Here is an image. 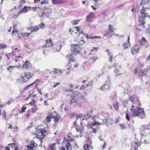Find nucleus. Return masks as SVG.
I'll return each mask as SVG.
<instances>
[{"instance_id": "393cba45", "label": "nucleus", "mask_w": 150, "mask_h": 150, "mask_svg": "<svg viewBox=\"0 0 150 150\" xmlns=\"http://www.w3.org/2000/svg\"><path fill=\"white\" fill-rule=\"evenodd\" d=\"M111 120L110 119H104L103 120V123H100V124L103 125L105 123H106L107 124H109L110 122V121Z\"/></svg>"}, {"instance_id": "09e8293b", "label": "nucleus", "mask_w": 150, "mask_h": 150, "mask_svg": "<svg viewBox=\"0 0 150 150\" xmlns=\"http://www.w3.org/2000/svg\"><path fill=\"white\" fill-rule=\"evenodd\" d=\"M76 130L77 132L79 133V134L81 133V130L80 128H79V127H77L76 128Z\"/></svg>"}, {"instance_id": "58836bf2", "label": "nucleus", "mask_w": 150, "mask_h": 150, "mask_svg": "<svg viewBox=\"0 0 150 150\" xmlns=\"http://www.w3.org/2000/svg\"><path fill=\"white\" fill-rule=\"evenodd\" d=\"M93 80H91L88 83L85 85L86 87H87L88 86H91L93 83Z\"/></svg>"}, {"instance_id": "e433bc0d", "label": "nucleus", "mask_w": 150, "mask_h": 150, "mask_svg": "<svg viewBox=\"0 0 150 150\" xmlns=\"http://www.w3.org/2000/svg\"><path fill=\"white\" fill-rule=\"evenodd\" d=\"M7 47V45H6L4 44L3 43H0V49L1 50L6 48Z\"/></svg>"}, {"instance_id": "c03bdc74", "label": "nucleus", "mask_w": 150, "mask_h": 150, "mask_svg": "<svg viewBox=\"0 0 150 150\" xmlns=\"http://www.w3.org/2000/svg\"><path fill=\"white\" fill-rule=\"evenodd\" d=\"M22 59V57L21 56H16L15 58V61L18 62V59Z\"/></svg>"}, {"instance_id": "bb28decb", "label": "nucleus", "mask_w": 150, "mask_h": 150, "mask_svg": "<svg viewBox=\"0 0 150 150\" xmlns=\"http://www.w3.org/2000/svg\"><path fill=\"white\" fill-rule=\"evenodd\" d=\"M14 142V143L9 144H8V146L10 147V148H13L14 146V148H15L16 146H18L17 143L15 141Z\"/></svg>"}, {"instance_id": "3c124183", "label": "nucleus", "mask_w": 150, "mask_h": 150, "mask_svg": "<svg viewBox=\"0 0 150 150\" xmlns=\"http://www.w3.org/2000/svg\"><path fill=\"white\" fill-rule=\"evenodd\" d=\"M6 112L5 111H4L3 112V117H4L3 118L4 119H6Z\"/></svg>"}, {"instance_id": "79ce46f5", "label": "nucleus", "mask_w": 150, "mask_h": 150, "mask_svg": "<svg viewBox=\"0 0 150 150\" xmlns=\"http://www.w3.org/2000/svg\"><path fill=\"white\" fill-rule=\"evenodd\" d=\"M149 2V0H142V4H146Z\"/></svg>"}, {"instance_id": "a211bd4d", "label": "nucleus", "mask_w": 150, "mask_h": 150, "mask_svg": "<svg viewBox=\"0 0 150 150\" xmlns=\"http://www.w3.org/2000/svg\"><path fill=\"white\" fill-rule=\"evenodd\" d=\"M65 70L63 71L57 68H54L53 70V72L55 74H62L63 72H64Z\"/></svg>"}, {"instance_id": "de8ad7c7", "label": "nucleus", "mask_w": 150, "mask_h": 150, "mask_svg": "<svg viewBox=\"0 0 150 150\" xmlns=\"http://www.w3.org/2000/svg\"><path fill=\"white\" fill-rule=\"evenodd\" d=\"M51 121L49 117H47L46 118L45 120V122H50Z\"/></svg>"}, {"instance_id": "a878e982", "label": "nucleus", "mask_w": 150, "mask_h": 150, "mask_svg": "<svg viewBox=\"0 0 150 150\" xmlns=\"http://www.w3.org/2000/svg\"><path fill=\"white\" fill-rule=\"evenodd\" d=\"M52 2L54 4H58L63 3L62 0H52Z\"/></svg>"}, {"instance_id": "aec40b11", "label": "nucleus", "mask_w": 150, "mask_h": 150, "mask_svg": "<svg viewBox=\"0 0 150 150\" xmlns=\"http://www.w3.org/2000/svg\"><path fill=\"white\" fill-rule=\"evenodd\" d=\"M30 62L28 60H26L25 63L23 65V68L27 69L30 65Z\"/></svg>"}, {"instance_id": "b1692460", "label": "nucleus", "mask_w": 150, "mask_h": 150, "mask_svg": "<svg viewBox=\"0 0 150 150\" xmlns=\"http://www.w3.org/2000/svg\"><path fill=\"white\" fill-rule=\"evenodd\" d=\"M98 57L96 55H93V56H92L91 57H90V61L92 63H93L97 59Z\"/></svg>"}, {"instance_id": "bf43d9fd", "label": "nucleus", "mask_w": 150, "mask_h": 150, "mask_svg": "<svg viewBox=\"0 0 150 150\" xmlns=\"http://www.w3.org/2000/svg\"><path fill=\"white\" fill-rule=\"evenodd\" d=\"M54 120L55 122H57L59 121V118L55 116L54 118Z\"/></svg>"}, {"instance_id": "680f3d73", "label": "nucleus", "mask_w": 150, "mask_h": 150, "mask_svg": "<svg viewBox=\"0 0 150 150\" xmlns=\"http://www.w3.org/2000/svg\"><path fill=\"white\" fill-rule=\"evenodd\" d=\"M60 84V83H57L56 84H55L54 85V86H53V88H55L57 86H58Z\"/></svg>"}, {"instance_id": "f8f14e48", "label": "nucleus", "mask_w": 150, "mask_h": 150, "mask_svg": "<svg viewBox=\"0 0 150 150\" xmlns=\"http://www.w3.org/2000/svg\"><path fill=\"white\" fill-rule=\"evenodd\" d=\"M31 10H32L31 7L25 6L18 13L17 16L23 13H25Z\"/></svg>"}, {"instance_id": "72a5a7b5", "label": "nucleus", "mask_w": 150, "mask_h": 150, "mask_svg": "<svg viewBox=\"0 0 150 150\" xmlns=\"http://www.w3.org/2000/svg\"><path fill=\"white\" fill-rule=\"evenodd\" d=\"M91 112L88 113L85 116V117L84 118H82L81 120H84L85 119H86V118L92 117V116L91 114Z\"/></svg>"}, {"instance_id": "a19ab883", "label": "nucleus", "mask_w": 150, "mask_h": 150, "mask_svg": "<svg viewBox=\"0 0 150 150\" xmlns=\"http://www.w3.org/2000/svg\"><path fill=\"white\" fill-rule=\"evenodd\" d=\"M149 140H146V139H144V141L142 142V143H144L146 145L149 144Z\"/></svg>"}, {"instance_id": "7ed1b4c3", "label": "nucleus", "mask_w": 150, "mask_h": 150, "mask_svg": "<svg viewBox=\"0 0 150 150\" xmlns=\"http://www.w3.org/2000/svg\"><path fill=\"white\" fill-rule=\"evenodd\" d=\"M146 8L143 7L141 12L138 14V22L139 25H144L145 22V20L146 17H148L150 18V16L147 13Z\"/></svg>"}, {"instance_id": "f257e3e1", "label": "nucleus", "mask_w": 150, "mask_h": 150, "mask_svg": "<svg viewBox=\"0 0 150 150\" xmlns=\"http://www.w3.org/2000/svg\"><path fill=\"white\" fill-rule=\"evenodd\" d=\"M135 90L134 88L131 89L129 86L124 90L125 93H126L130 95L129 100L134 104H136L139 105L140 104V102L139 98L135 95Z\"/></svg>"}, {"instance_id": "ddd939ff", "label": "nucleus", "mask_w": 150, "mask_h": 150, "mask_svg": "<svg viewBox=\"0 0 150 150\" xmlns=\"http://www.w3.org/2000/svg\"><path fill=\"white\" fill-rule=\"evenodd\" d=\"M147 71H149V72H150V65L147 66V68L146 69L140 70V71L139 72V76H141L143 77L144 76H146L147 75V74L146 72Z\"/></svg>"}, {"instance_id": "423d86ee", "label": "nucleus", "mask_w": 150, "mask_h": 150, "mask_svg": "<svg viewBox=\"0 0 150 150\" xmlns=\"http://www.w3.org/2000/svg\"><path fill=\"white\" fill-rule=\"evenodd\" d=\"M69 138L68 139L67 138L65 137L64 139L63 143L65 145V147L66 148V150H69V149H72V146L71 145V142L74 141V139L69 138V136L68 137Z\"/></svg>"}, {"instance_id": "dca6fc26", "label": "nucleus", "mask_w": 150, "mask_h": 150, "mask_svg": "<svg viewBox=\"0 0 150 150\" xmlns=\"http://www.w3.org/2000/svg\"><path fill=\"white\" fill-rule=\"evenodd\" d=\"M38 132L40 134L39 135L44 138L47 134V132L45 129H41L38 131Z\"/></svg>"}, {"instance_id": "e2e57ef3", "label": "nucleus", "mask_w": 150, "mask_h": 150, "mask_svg": "<svg viewBox=\"0 0 150 150\" xmlns=\"http://www.w3.org/2000/svg\"><path fill=\"white\" fill-rule=\"evenodd\" d=\"M30 33H25L24 34V35H23L24 36H25L27 37L28 36L30 35Z\"/></svg>"}, {"instance_id": "c9c22d12", "label": "nucleus", "mask_w": 150, "mask_h": 150, "mask_svg": "<svg viewBox=\"0 0 150 150\" xmlns=\"http://www.w3.org/2000/svg\"><path fill=\"white\" fill-rule=\"evenodd\" d=\"M56 144L53 143L52 145L50 146L49 149L50 150H54L55 148Z\"/></svg>"}, {"instance_id": "f03ea898", "label": "nucleus", "mask_w": 150, "mask_h": 150, "mask_svg": "<svg viewBox=\"0 0 150 150\" xmlns=\"http://www.w3.org/2000/svg\"><path fill=\"white\" fill-rule=\"evenodd\" d=\"M82 44L81 43L78 44H72L71 45V50L72 52L71 54H69L67 56V58L69 59L70 62H74L75 61V58L73 56L76 55L77 54L79 53V49L80 45Z\"/></svg>"}, {"instance_id": "5701e85b", "label": "nucleus", "mask_w": 150, "mask_h": 150, "mask_svg": "<svg viewBox=\"0 0 150 150\" xmlns=\"http://www.w3.org/2000/svg\"><path fill=\"white\" fill-rule=\"evenodd\" d=\"M37 146V144L35 143L33 144H30L29 145H28L26 146L27 148H29L31 147H32V148H36V146Z\"/></svg>"}, {"instance_id": "6e6d98bb", "label": "nucleus", "mask_w": 150, "mask_h": 150, "mask_svg": "<svg viewBox=\"0 0 150 150\" xmlns=\"http://www.w3.org/2000/svg\"><path fill=\"white\" fill-rule=\"evenodd\" d=\"M70 87L71 88H73V89H75L76 88L78 87L77 86H74L71 84H70Z\"/></svg>"}, {"instance_id": "4468645a", "label": "nucleus", "mask_w": 150, "mask_h": 150, "mask_svg": "<svg viewBox=\"0 0 150 150\" xmlns=\"http://www.w3.org/2000/svg\"><path fill=\"white\" fill-rule=\"evenodd\" d=\"M140 47L138 44H135L132 49H131L132 53L133 54H134L138 52Z\"/></svg>"}, {"instance_id": "4c0bfd02", "label": "nucleus", "mask_w": 150, "mask_h": 150, "mask_svg": "<svg viewBox=\"0 0 150 150\" xmlns=\"http://www.w3.org/2000/svg\"><path fill=\"white\" fill-rule=\"evenodd\" d=\"M80 20H73L71 21V23L73 25H75L77 24L79 22V21Z\"/></svg>"}, {"instance_id": "13d9d810", "label": "nucleus", "mask_w": 150, "mask_h": 150, "mask_svg": "<svg viewBox=\"0 0 150 150\" xmlns=\"http://www.w3.org/2000/svg\"><path fill=\"white\" fill-rule=\"evenodd\" d=\"M32 8V10H33V11H36L38 8H40V7H31Z\"/></svg>"}, {"instance_id": "8fccbe9b", "label": "nucleus", "mask_w": 150, "mask_h": 150, "mask_svg": "<svg viewBox=\"0 0 150 150\" xmlns=\"http://www.w3.org/2000/svg\"><path fill=\"white\" fill-rule=\"evenodd\" d=\"M125 118L128 121H130V118H129V115L127 113L126 114V115L125 116Z\"/></svg>"}, {"instance_id": "338daca9", "label": "nucleus", "mask_w": 150, "mask_h": 150, "mask_svg": "<svg viewBox=\"0 0 150 150\" xmlns=\"http://www.w3.org/2000/svg\"><path fill=\"white\" fill-rule=\"evenodd\" d=\"M146 61H149V60L150 61V54L149 55V56L146 59Z\"/></svg>"}, {"instance_id": "2f4dec72", "label": "nucleus", "mask_w": 150, "mask_h": 150, "mask_svg": "<svg viewBox=\"0 0 150 150\" xmlns=\"http://www.w3.org/2000/svg\"><path fill=\"white\" fill-rule=\"evenodd\" d=\"M15 68V67L13 66H9L7 67V69L10 72H12L13 70V68Z\"/></svg>"}, {"instance_id": "9b49d317", "label": "nucleus", "mask_w": 150, "mask_h": 150, "mask_svg": "<svg viewBox=\"0 0 150 150\" xmlns=\"http://www.w3.org/2000/svg\"><path fill=\"white\" fill-rule=\"evenodd\" d=\"M95 17V14L93 12H90L86 18V21L89 23L92 22L93 19Z\"/></svg>"}, {"instance_id": "2eb2a0df", "label": "nucleus", "mask_w": 150, "mask_h": 150, "mask_svg": "<svg viewBox=\"0 0 150 150\" xmlns=\"http://www.w3.org/2000/svg\"><path fill=\"white\" fill-rule=\"evenodd\" d=\"M24 76L25 78V81H28L32 76L33 74L30 72H25L24 73Z\"/></svg>"}, {"instance_id": "0eeeda50", "label": "nucleus", "mask_w": 150, "mask_h": 150, "mask_svg": "<svg viewBox=\"0 0 150 150\" xmlns=\"http://www.w3.org/2000/svg\"><path fill=\"white\" fill-rule=\"evenodd\" d=\"M72 100H71V103H77L78 101L76 99H79L83 97L82 95L76 92L73 93V95L71 96Z\"/></svg>"}, {"instance_id": "49530a36", "label": "nucleus", "mask_w": 150, "mask_h": 150, "mask_svg": "<svg viewBox=\"0 0 150 150\" xmlns=\"http://www.w3.org/2000/svg\"><path fill=\"white\" fill-rule=\"evenodd\" d=\"M35 100H33L32 101H31L29 104L31 105H34V106L35 107Z\"/></svg>"}, {"instance_id": "39448f33", "label": "nucleus", "mask_w": 150, "mask_h": 150, "mask_svg": "<svg viewBox=\"0 0 150 150\" xmlns=\"http://www.w3.org/2000/svg\"><path fill=\"white\" fill-rule=\"evenodd\" d=\"M133 115L135 116H138L141 119L143 118L145 115L144 109L142 108H137L134 110Z\"/></svg>"}, {"instance_id": "4be33fe9", "label": "nucleus", "mask_w": 150, "mask_h": 150, "mask_svg": "<svg viewBox=\"0 0 150 150\" xmlns=\"http://www.w3.org/2000/svg\"><path fill=\"white\" fill-rule=\"evenodd\" d=\"M110 86L108 85L107 84H105L100 88V89L102 90L105 91L106 89H108Z\"/></svg>"}, {"instance_id": "37998d69", "label": "nucleus", "mask_w": 150, "mask_h": 150, "mask_svg": "<svg viewBox=\"0 0 150 150\" xmlns=\"http://www.w3.org/2000/svg\"><path fill=\"white\" fill-rule=\"evenodd\" d=\"M105 84H107L108 85L110 86V80L109 78H108V79L106 81V82Z\"/></svg>"}, {"instance_id": "5fc2aeb1", "label": "nucleus", "mask_w": 150, "mask_h": 150, "mask_svg": "<svg viewBox=\"0 0 150 150\" xmlns=\"http://www.w3.org/2000/svg\"><path fill=\"white\" fill-rule=\"evenodd\" d=\"M134 143L138 146H139L141 145V143L139 142H134Z\"/></svg>"}, {"instance_id": "6e6552de", "label": "nucleus", "mask_w": 150, "mask_h": 150, "mask_svg": "<svg viewBox=\"0 0 150 150\" xmlns=\"http://www.w3.org/2000/svg\"><path fill=\"white\" fill-rule=\"evenodd\" d=\"M86 120H87L88 121V125H93L95 126L96 125H99L100 124V123L95 121L94 117L86 118Z\"/></svg>"}, {"instance_id": "69168bd1", "label": "nucleus", "mask_w": 150, "mask_h": 150, "mask_svg": "<svg viewBox=\"0 0 150 150\" xmlns=\"http://www.w3.org/2000/svg\"><path fill=\"white\" fill-rule=\"evenodd\" d=\"M92 132H93L94 133L96 134L97 131L96 129L93 128L92 129Z\"/></svg>"}, {"instance_id": "4d7b16f0", "label": "nucleus", "mask_w": 150, "mask_h": 150, "mask_svg": "<svg viewBox=\"0 0 150 150\" xmlns=\"http://www.w3.org/2000/svg\"><path fill=\"white\" fill-rule=\"evenodd\" d=\"M26 108L25 107H23L22 108L20 112V113H21L22 112H25V110H26Z\"/></svg>"}, {"instance_id": "052dcab7", "label": "nucleus", "mask_w": 150, "mask_h": 150, "mask_svg": "<svg viewBox=\"0 0 150 150\" xmlns=\"http://www.w3.org/2000/svg\"><path fill=\"white\" fill-rule=\"evenodd\" d=\"M40 26L41 28H42L44 27V25L42 23H41L40 24Z\"/></svg>"}, {"instance_id": "ea45409f", "label": "nucleus", "mask_w": 150, "mask_h": 150, "mask_svg": "<svg viewBox=\"0 0 150 150\" xmlns=\"http://www.w3.org/2000/svg\"><path fill=\"white\" fill-rule=\"evenodd\" d=\"M71 69V67L70 66H69L67 67V69L68 70V71H67L66 70H65L66 71V73L67 74H69L70 73V71L69 70Z\"/></svg>"}, {"instance_id": "c756f323", "label": "nucleus", "mask_w": 150, "mask_h": 150, "mask_svg": "<svg viewBox=\"0 0 150 150\" xmlns=\"http://www.w3.org/2000/svg\"><path fill=\"white\" fill-rule=\"evenodd\" d=\"M120 69L118 68H116L115 69L114 71V73L115 74V76H118L121 74V73L119 74H117V73L119 71Z\"/></svg>"}, {"instance_id": "20e7f679", "label": "nucleus", "mask_w": 150, "mask_h": 150, "mask_svg": "<svg viewBox=\"0 0 150 150\" xmlns=\"http://www.w3.org/2000/svg\"><path fill=\"white\" fill-rule=\"evenodd\" d=\"M140 133L141 138H143L144 136H146L148 135H150V123L149 124L142 126Z\"/></svg>"}, {"instance_id": "0e129e2a", "label": "nucleus", "mask_w": 150, "mask_h": 150, "mask_svg": "<svg viewBox=\"0 0 150 150\" xmlns=\"http://www.w3.org/2000/svg\"><path fill=\"white\" fill-rule=\"evenodd\" d=\"M25 0H21L19 2V4H24L25 3Z\"/></svg>"}, {"instance_id": "6ab92c4d", "label": "nucleus", "mask_w": 150, "mask_h": 150, "mask_svg": "<svg viewBox=\"0 0 150 150\" xmlns=\"http://www.w3.org/2000/svg\"><path fill=\"white\" fill-rule=\"evenodd\" d=\"M79 35L80 36L81 35L85 36V37H86L87 39H95V38H94V36L88 37V35L87 33H84L83 31L82 30L79 32Z\"/></svg>"}, {"instance_id": "f3484780", "label": "nucleus", "mask_w": 150, "mask_h": 150, "mask_svg": "<svg viewBox=\"0 0 150 150\" xmlns=\"http://www.w3.org/2000/svg\"><path fill=\"white\" fill-rule=\"evenodd\" d=\"M53 45L52 42L51 40H46V44L44 45L43 47H49Z\"/></svg>"}, {"instance_id": "864d4df0", "label": "nucleus", "mask_w": 150, "mask_h": 150, "mask_svg": "<svg viewBox=\"0 0 150 150\" xmlns=\"http://www.w3.org/2000/svg\"><path fill=\"white\" fill-rule=\"evenodd\" d=\"M98 47H93L92 50L91 52H93L94 50H95V52H96L98 50Z\"/></svg>"}, {"instance_id": "1a4fd4ad", "label": "nucleus", "mask_w": 150, "mask_h": 150, "mask_svg": "<svg viewBox=\"0 0 150 150\" xmlns=\"http://www.w3.org/2000/svg\"><path fill=\"white\" fill-rule=\"evenodd\" d=\"M87 139V144L84 145L83 147L85 150H90V149H92L93 148V147L91 145L92 143L91 139L88 137Z\"/></svg>"}, {"instance_id": "774afa93", "label": "nucleus", "mask_w": 150, "mask_h": 150, "mask_svg": "<svg viewBox=\"0 0 150 150\" xmlns=\"http://www.w3.org/2000/svg\"><path fill=\"white\" fill-rule=\"evenodd\" d=\"M146 32L147 33L150 34V29H147Z\"/></svg>"}, {"instance_id": "cd10ccee", "label": "nucleus", "mask_w": 150, "mask_h": 150, "mask_svg": "<svg viewBox=\"0 0 150 150\" xmlns=\"http://www.w3.org/2000/svg\"><path fill=\"white\" fill-rule=\"evenodd\" d=\"M37 81H38V82H39L40 81V80H39V79H36L35 80V81H34L33 83L26 86L24 88V90H26V89H27L29 88L31 86H32L35 82H36Z\"/></svg>"}, {"instance_id": "7c9ffc66", "label": "nucleus", "mask_w": 150, "mask_h": 150, "mask_svg": "<svg viewBox=\"0 0 150 150\" xmlns=\"http://www.w3.org/2000/svg\"><path fill=\"white\" fill-rule=\"evenodd\" d=\"M130 46V43L129 42L125 43L123 45V48L125 49L128 48Z\"/></svg>"}, {"instance_id": "412c9836", "label": "nucleus", "mask_w": 150, "mask_h": 150, "mask_svg": "<svg viewBox=\"0 0 150 150\" xmlns=\"http://www.w3.org/2000/svg\"><path fill=\"white\" fill-rule=\"evenodd\" d=\"M25 79H24V77L23 76H21L20 78L17 79V82L18 83L22 84L24 82H25Z\"/></svg>"}, {"instance_id": "c85d7f7f", "label": "nucleus", "mask_w": 150, "mask_h": 150, "mask_svg": "<svg viewBox=\"0 0 150 150\" xmlns=\"http://www.w3.org/2000/svg\"><path fill=\"white\" fill-rule=\"evenodd\" d=\"M119 103L117 102L113 104V107L116 111L118 110L119 109Z\"/></svg>"}, {"instance_id": "a18cd8bd", "label": "nucleus", "mask_w": 150, "mask_h": 150, "mask_svg": "<svg viewBox=\"0 0 150 150\" xmlns=\"http://www.w3.org/2000/svg\"><path fill=\"white\" fill-rule=\"evenodd\" d=\"M40 4H48V0H43L42 1H41L40 2Z\"/></svg>"}, {"instance_id": "603ef678", "label": "nucleus", "mask_w": 150, "mask_h": 150, "mask_svg": "<svg viewBox=\"0 0 150 150\" xmlns=\"http://www.w3.org/2000/svg\"><path fill=\"white\" fill-rule=\"evenodd\" d=\"M45 12L44 11H42L41 13H40L39 14V16L41 17L43 16L45 14Z\"/></svg>"}, {"instance_id": "473e14b6", "label": "nucleus", "mask_w": 150, "mask_h": 150, "mask_svg": "<svg viewBox=\"0 0 150 150\" xmlns=\"http://www.w3.org/2000/svg\"><path fill=\"white\" fill-rule=\"evenodd\" d=\"M52 13V10L51 9L49 8L45 12L46 15L48 17V16Z\"/></svg>"}, {"instance_id": "9d476101", "label": "nucleus", "mask_w": 150, "mask_h": 150, "mask_svg": "<svg viewBox=\"0 0 150 150\" xmlns=\"http://www.w3.org/2000/svg\"><path fill=\"white\" fill-rule=\"evenodd\" d=\"M139 43L140 45L142 47L146 48L148 46V43L144 37L142 38L140 40Z\"/></svg>"}, {"instance_id": "f704fd0d", "label": "nucleus", "mask_w": 150, "mask_h": 150, "mask_svg": "<svg viewBox=\"0 0 150 150\" xmlns=\"http://www.w3.org/2000/svg\"><path fill=\"white\" fill-rule=\"evenodd\" d=\"M39 28L38 26H35L32 27L31 28V32H33L35 31H36L37 30H39Z\"/></svg>"}]
</instances>
